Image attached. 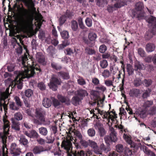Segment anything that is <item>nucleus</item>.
Returning <instances> with one entry per match:
<instances>
[{"mask_svg":"<svg viewBox=\"0 0 156 156\" xmlns=\"http://www.w3.org/2000/svg\"><path fill=\"white\" fill-rule=\"evenodd\" d=\"M22 1L26 6L32 9L31 10H28L23 7V12L19 17L18 21L19 26L22 29H25L32 24L36 9L32 0H22Z\"/></svg>","mask_w":156,"mask_h":156,"instance_id":"obj_1","label":"nucleus"},{"mask_svg":"<svg viewBox=\"0 0 156 156\" xmlns=\"http://www.w3.org/2000/svg\"><path fill=\"white\" fill-rule=\"evenodd\" d=\"M28 60L27 55L23 56L21 58L22 63L23 67H22L21 70L19 72L21 73V75H26V77H30L33 76L35 73V70L38 71L37 72V74L41 72V70L40 66L37 65L35 66H32L27 62V64L28 66H27L25 65V63Z\"/></svg>","mask_w":156,"mask_h":156,"instance_id":"obj_2","label":"nucleus"},{"mask_svg":"<svg viewBox=\"0 0 156 156\" xmlns=\"http://www.w3.org/2000/svg\"><path fill=\"white\" fill-rule=\"evenodd\" d=\"M110 134L109 135L105 136L104 139L105 142L107 144L106 146L103 143H102L100 146V150H101V153L99 154L102 156V151H103L105 152H108L110 150L109 147L110 143L117 142L118 138L117 137V133L115 129L113 127L110 128L109 129Z\"/></svg>","mask_w":156,"mask_h":156,"instance_id":"obj_3","label":"nucleus"},{"mask_svg":"<svg viewBox=\"0 0 156 156\" xmlns=\"http://www.w3.org/2000/svg\"><path fill=\"white\" fill-rule=\"evenodd\" d=\"M34 122L36 124L44 123L45 122L46 112L45 111L41 108H36L35 112Z\"/></svg>","mask_w":156,"mask_h":156,"instance_id":"obj_4","label":"nucleus"},{"mask_svg":"<svg viewBox=\"0 0 156 156\" xmlns=\"http://www.w3.org/2000/svg\"><path fill=\"white\" fill-rule=\"evenodd\" d=\"M144 8V5L142 2H139L136 5V9L137 11L132 13L133 17H136L140 20L142 19L144 16V13L141 10Z\"/></svg>","mask_w":156,"mask_h":156,"instance_id":"obj_5","label":"nucleus"},{"mask_svg":"<svg viewBox=\"0 0 156 156\" xmlns=\"http://www.w3.org/2000/svg\"><path fill=\"white\" fill-rule=\"evenodd\" d=\"M72 144L71 141L68 139H64L62 140L61 144V147L65 150L68 156H72L73 153L72 152Z\"/></svg>","mask_w":156,"mask_h":156,"instance_id":"obj_6","label":"nucleus"},{"mask_svg":"<svg viewBox=\"0 0 156 156\" xmlns=\"http://www.w3.org/2000/svg\"><path fill=\"white\" fill-rule=\"evenodd\" d=\"M61 84V81L57 78L53 76L50 80V82L48 84L50 88L53 91H55L57 90L58 86Z\"/></svg>","mask_w":156,"mask_h":156,"instance_id":"obj_7","label":"nucleus"},{"mask_svg":"<svg viewBox=\"0 0 156 156\" xmlns=\"http://www.w3.org/2000/svg\"><path fill=\"white\" fill-rule=\"evenodd\" d=\"M20 72H19V74L17 75L13 83H14V86H17L18 89H21L23 87V79L24 78H28L26 76V75H21Z\"/></svg>","mask_w":156,"mask_h":156,"instance_id":"obj_8","label":"nucleus"},{"mask_svg":"<svg viewBox=\"0 0 156 156\" xmlns=\"http://www.w3.org/2000/svg\"><path fill=\"white\" fill-rule=\"evenodd\" d=\"M74 136L70 138L71 140L72 141L73 140H74L73 142L74 144L75 145L77 144L78 147H80L78 145V144L79 142L83 138V135L81 133L77 130H75L74 131Z\"/></svg>","mask_w":156,"mask_h":156,"instance_id":"obj_9","label":"nucleus"},{"mask_svg":"<svg viewBox=\"0 0 156 156\" xmlns=\"http://www.w3.org/2000/svg\"><path fill=\"white\" fill-rule=\"evenodd\" d=\"M95 128L98 130V133L101 137L104 136L106 134V131L103 127V125L100 122H97L94 125Z\"/></svg>","mask_w":156,"mask_h":156,"instance_id":"obj_10","label":"nucleus"},{"mask_svg":"<svg viewBox=\"0 0 156 156\" xmlns=\"http://www.w3.org/2000/svg\"><path fill=\"white\" fill-rule=\"evenodd\" d=\"M21 152V149L18 147L15 143L12 144L10 147V153L13 156H19Z\"/></svg>","mask_w":156,"mask_h":156,"instance_id":"obj_11","label":"nucleus"},{"mask_svg":"<svg viewBox=\"0 0 156 156\" xmlns=\"http://www.w3.org/2000/svg\"><path fill=\"white\" fill-rule=\"evenodd\" d=\"M89 146L91 147L93 149L94 151L97 154L101 153V150L95 141L89 140Z\"/></svg>","mask_w":156,"mask_h":156,"instance_id":"obj_12","label":"nucleus"},{"mask_svg":"<svg viewBox=\"0 0 156 156\" xmlns=\"http://www.w3.org/2000/svg\"><path fill=\"white\" fill-rule=\"evenodd\" d=\"M3 94L5 96L4 97H3V98L4 102L3 103V105L4 110L5 112H6L8 110V104H9V94H6L5 93H1L0 96H2Z\"/></svg>","mask_w":156,"mask_h":156,"instance_id":"obj_13","label":"nucleus"},{"mask_svg":"<svg viewBox=\"0 0 156 156\" xmlns=\"http://www.w3.org/2000/svg\"><path fill=\"white\" fill-rule=\"evenodd\" d=\"M24 134L28 137L33 139H37L39 137V135L37 131L33 129L29 131H25Z\"/></svg>","mask_w":156,"mask_h":156,"instance_id":"obj_14","label":"nucleus"},{"mask_svg":"<svg viewBox=\"0 0 156 156\" xmlns=\"http://www.w3.org/2000/svg\"><path fill=\"white\" fill-rule=\"evenodd\" d=\"M57 98L62 103H64L68 105L70 104V99L68 97L65 96L61 94H58Z\"/></svg>","mask_w":156,"mask_h":156,"instance_id":"obj_15","label":"nucleus"},{"mask_svg":"<svg viewBox=\"0 0 156 156\" xmlns=\"http://www.w3.org/2000/svg\"><path fill=\"white\" fill-rule=\"evenodd\" d=\"M78 144L80 146V147H78L77 144H76L75 147L77 149H80L81 148V147L84 148L87 147L89 145V141H87L85 140L83 138L80 140L78 143Z\"/></svg>","mask_w":156,"mask_h":156,"instance_id":"obj_16","label":"nucleus"},{"mask_svg":"<svg viewBox=\"0 0 156 156\" xmlns=\"http://www.w3.org/2000/svg\"><path fill=\"white\" fill-rule=\"evenodd\" d=\"M47 151L43 147L39 145L35 146L33 150V151L35 154H39L42 152Z\"/></svg>","mask_w":156,"mask_h":156,"instance_id":"obj_17","label":"nucleus"},{"mask_svg":"<svg viewBox=\"0 0 156 156\" xmlns=\"http://www.w3.org/2000/svg\"><path fill=\"white\" fill-rule=\"evenodd\" d=\"M3 121L4 122L3 130L5 132L7 131L9 128V122L7 119V116L5 114L3 116Z\"/></svg>","mask_w":156,"mask_h":156,"instance_id":"obj_18","label":"nucleus"},{"mask_svg":"<svg viewBox=\"0 0 156 156\" xmlns=\"http://www.w3.org/2000/svg\"><path fill=\"white\" fill-rule=\"evenodd\" d=\"M147 21L149 24L153 26L152 28L156 29V17L150 15L147 19Z\"/></svg>","mask_w":156,"mask_h":156,"instance_id":"obj_19","label":"nucleus"},{"mask_svg":"<svg viewBox=\"0 0 156 156\" xmlns=\"http://www.w3.org/2000/svg\"><path fill=\"white\" fill-rule=\"evenodd\" d=\"M123 138L127 143L130 145V147L131 148H134L135 147V144L133 142L130 136L127 134L124 133L123 135Z\"/></svg>","mask_w":156,"mask_h":156,"instance_id":"obj_20","label":"nucleus"},{"mask_svg":"<svg viewBox=\"0 0 156 156\" xmlns=\"http://www.w3.org/2000/svg\"><path fill=\"white\" fill-rule=\"evenodd\" d=\"M155 35H156V29L152 28L151 31H148L146 33L145 36V39L149 40Z\"/></svg>","mask_w":156,"mask_h":156,"instance_id":"obj_21","label":"nucleus"},{"mask_svg":"<svg viewBox=\"0 0 156 156\" xmlns=\"http://www.w3.org/2000/svg\"><path fill=\"white\" fill-rule=\"evenodd\" d=\"M11 121L12 123V128L16 131H20V122L16 120L13 118L12 119Z\"/></svg>","mask_w":156,"mask_h":156,"instance_id":"obj_22","label":"nucleus"},{"mask_svg":"<svg viewBox=\"0 0 156 156\" xmlns=\"http://www.w3.org/2000/svg\"><path fill=\"white\" fill-rule=\"evenodd\" d=\"M141 94L140 90L139 89L133 88L129 92V95L131 97H137Z\"/></svg>","mask_w":156,"mask_h":156,"instance_id":"obj_23","label":"nucleus"},{"mask_svg":"<svg viewBox=\"0 0 156 156\" xmlns=\"http://www.w3.org/2000/svg\"><path fill=\"white\" fill-rule=\"evenodd\" d=\"M145 48L147 52H152L154 50L155 46L154 44L149 43L146 44Z\"/></svg>","mask_w":156,"mask_h":156,"instance_id":"obj_24","label":"nucleus"},{"mask_svg":"<svg viewBox=\"0 0 156 156\" xmlns=\"http://www.w3.org/2000/svg\"><path fill=\"white\" fill-rule=\"evenodd\" d=\"M77 95L80 98L83 99L86 96L88 95V93L86 90L83 89H80L77 91Z\"/></svg>","mask_w":156,"mask_h":156,"instance_id":"obj_25","label":"nucleus"},{"mask_svg":"<svg viewBox=\"0 0 156 156\" xmlns=\"http://www.w3.org/2000/svg\"><path fill=\"white\" fill-rule=\"evenodd\" d=\"M36 59L39 63L44 64L45 59L44 56L41 53H38L36 55Z\"/></svg>","mask_w":156,"mask_h":156,"instance_id":"obj_26","label":"nucleus"},{"mask_svg":"<svg viewBox=\"0 0 156 156\" xmlns=\"http://www.w3.org/2000/svg\"><path fill=\"white\" fill-rule=\"evenodd\" d=\"M20 143L23 145L25 147H27L28 146V140L26 139L25 136H21L19 140Z\"/></svg>","mask_w":156,"mask_h":156,"instance_id":"obj_27","label":"nucleus"},{"mask_svg":"<svg viewBox=\"0 0 156 156\" xmlns=\"http://www.w3.org/2000/svg\"><path fill=\"white\" fill-rule=\"evenodd\" d=\"M71 27L73 31H76L79 29L78 24L77 22L75 20H73L71 22Z\"/></svg>","mask_w":156,"mask_h":156,"instance_id":"obj_28","label":"nucleus"},{"mask_svg":"<svg viewBox=\"0 0 156 156\" xmlns=\"http://www.w3.org/2000/svg\"><path fill=\"white\" fill-rule=\"evenodd\" d=\"M9 108L12 111H17L20 108L15 102L12 101L9 104Z\"/></svg>","mask_w":156,"mask_h":156,"instance_id":"obj_29","label":"nucleus"},{"mask_svg":"<svg viewBox=\"0 0 156 156\" xmlns=\"http://www.w3.org/2000/svg\"><path fill=\"white\" fill-rule=\"evenodd\" d=\"M153 104V102L152 101L147 100L145 101L144 103L143 108L148 111V108L152 105Z\"/></svg>","mask_w":156,"mask_h":156,"instance_id":"obj_30","label":"nucleus"},{"mask_svg":"<svg viewBox=\"0 0 156 156\" xmlns=\"http://www.w3.org/2000/svg\"><path fill=\"white\" fill-rule=\"evenodd\" d=\"M81 100V99L78 96H74L72 98V104L75 106H77L79 105Z\"/></svg>","mask_w":156,"mask_h":156,"instance_id":"obj_31","label":"nucleus"},{"mask_svg":"<svg viewBox=\"0 0 156 156\" xmlns=\"http://www.w3.org/2000/svg\"><path fill=\"white\" fill-rule=\"evenodd\" d=\"M42 104L45 107L48 108L51 106V102L49 99L45 98L42 101Z\"/></svg>","mask_w":156,"mask_h":156,"instance_id":"obj_32","label":"nucleus"},{"mask_svg":"<svg viewBox=\"0 0 156 156\" xmlns=\"http://www.w3.org/2000/svg\"><path fill=\"white\" fill-rule=\"evenodd\" d=\"M39 133L41 135L46 136L48 133V130L46 128L41 127L38 129Z\"/></svg>","mask_w":156,"mask_h":156,"instance_id":"obj_33","label":"nucleus"},{"mask_svg":"<svg viewBox=\"0 0 156 156\" xmlns=\"http://www.w3.org/2000/svg\"><path fill=\"white\" fill-rule=\"evenodd\" d=\"M85 51L87 55H90L95 54L96 53V52L94 49L91 48H90L89 47H86L85 49Z\"/></svg>","mask_w":156,"mask_h":156,"instance_id":"obj_34","label":"nucleus"},{"mask_svg":"<svg viewBox=\"0 0 156 156\" xmlns=\"http://www.w3.org/2000/svg\"><path fill=\"white\" fill-rule=\"evenodd\" d=\"M127 71L129 76L133 75L134 73V70L132 66L129 64H127L126 66Z\"/></svg>","mask_w":156,"mask_h":156,"instance_id":"obj_35","label":"nucleus"},{"mask_svg":"<svg viewBox=\"0 0 156 156\" xmlns=\"http://www.w3.org/2000/svg\"><path fill=\"white\" fill-rule=\"evenodd\" d=\"M58 74L64 79L68 80L69 78V74L67 72L61 71L58 72Z\"/></svg>","mask_w":156,"mask_h":156,"instance_id":"obj_36","label":"nucleus"},{"mask_svg":"<svg viewBox=\"0 0 156 156\" xmlns=\"http://www.w3.org/2000/svg\"><path fill=\"white\" fill-rule=\"evenodd\" d=\"M144 65L141 62H137L135 65V70L136 71L141 70L143 69Z\"/></svg>","mask_w":156,"mask_h":156,"instance_id":"obj_37","label":"nucleus"},{"mask_svg":"<svg viewBox=\"0 0 156 156\" xmlns=\"http://www.w3.org/2000/svg\"><path fill=\"white\" fill-rule=\"evenodd\" d=\"M87 134L88 136L90 137H93L95 136L96 132L93 128H90L87 130Z\"/></svg>","mask_w":156,"mask_h":156,"instance_id":"obj_38","label":"nucleus"},{"mask_svg":"<svg viewBox=\"0 0 156 156\" xmlns=\"http://www.w3.org/2000/svg\"><path fill=\"white\" fill-rule=\"evenodd\" d=\"M133 83L134 86L135 87H138L141 85V80L139 78H136L134 79Z\"/></svg>","mask_w":156,"mask_h":156,"instance_id":"obj_39","label":"nucleus"},{"mask_svg":"<svg viewBox=\"0 0 156 156\" xmlns=\"http://www.w3.org/2000/svg\"><path fill=\"white\" fill-rule=\"evenodd\" d=\"M55 48L52 45L49 46L47 49V52L51 56L55 54Z\"/></svg>","mask_w":156,"mask_h":156,"instance_id":"obj_40","label":"nucleus"},{"mask_svg":"<svg viewBox=\"0 0 156 156\" xmlns=\"http://www.w3.org/2000/svg\"><path fill=\"white\" fill-rule=\"evenodd\" d=\"M100 65L101 68H106L108 66L107 61L105 59H103L101 60L100 62Z\"/></svg>","mask_w":156,"mask_h":156,"instance_id":"obj_41","label":"nucleus"},{"mask_svg":"<svg viewBox=\"0 0 156 156\" xmlns=\"http://www.w3.org/2000/svg\"><path fill=\"white\" fill-rule=\"evenodd\" d=\"M14 99L15 104L20 108L22 107L23 105V103L19 97L17 96H15Z\"/></svg>","mask_w":156,"mask_h":156,"instance_id":"obj_42","label":"nucleus"},{"mask_svg":"<svg viewBox=\"0 0 156 156\" xmlns=\"http://www.w3.org/2000/svg\"><path fill=\"white\" fill-rule=\"evenodd\" d=\"M151 90H144L142 95V97L143 99L147 98L149 97L151 94Z\"/></svg>","mask_w":156,"mask_h":156,"instance_id":"obj_43","label":"nucleus"},{"mask_svg":"<svg viewBox=\"0 0 156 156\" xmlns=\"http://www.w3.org/2000/svg\"><path fill=\"white\" fill-rule=\"evenodd\" d=\"M144 152L148 155L151 156H156L155 154L153 152L151 151V150L148 149V147L145 146V148L144 150Z\"/></svg>","mask_w":156,"mask_h":156,"instance_id":"obj_44","label":"nucleus"},{"mask_svg":"<svg viewBox=\"0 0 156 156\" xmlns=\"http://www.w3.org/2000/svg\"><path fill=\"white\" fill-rule=\"evenodd\" d=\"M152 81L151 79H145L143 81V85L146 87H148L152 84Z\"/></svg>","mask_w":156,"mask_h":156,"instance_id":"obj_45","label":"nucleus"},{"mask_svg":"<svg viewBox=\"0 0 156 156\" xmlns=\"http://www.w3.org/2000/svg\"><path fill=\"white\" fill-rule=\"evenodd\" d=\"M148 111L144 108H143L140 111L139 113L140 117L142 119H144L145 118L147 115V112Z\"/></svg>","mask_w":156,"mask_h":156,"instance_id":"obj_46","label":"nucleus"},{"mask_svg":"<svg viewBox=\"0 0 156 156\" xmlns=\"http://www.w3.org/2000/svg\"><path fill=\"white\" fill-rule=\"evenodd\" d=\"M14 118L16 120L18 121L22 120L23 118V115L20 112H16L14 114Z\"/></svg>","mask_w":156,"mask_h":156,"instance_id":"obj_47","label":"nucleus"},{"mask_svg":"<svg viewBox=\"0 0 156 156\" xmlns=\"http://www.w3.org/2000/svg\"><path fill=\"white\" fill-rule=\"evenodd\" d=\"M95 89L98 92L100 91L104 92L106 90V88L104 86L102 85H98L95 87Z\"/></svg>","mask_w":156,"mask_h":156,"instance_id":"obj_48","label":"nucleus"},{"mask_svg":"<svg viewBox=\"0 0 156 156\" xmlns=\"http://www.w3.org/2000/svg\"><path fill=\"white\" fill-rule=\"evenodd\" d=\"M111 75V73L107 69L104 70L102 73V76L105 78H108Z\"/></svg>","mask_w":156,"mask_h":156,"instance_id":"obj_49","label":"nucleus"},{"mask_svg":"<svg viewBox=\"0 0 156 156\" xmlns=\"http://www.w3.org/2000/svg\"><path fill=\"white\" fill-rule=\"evenodd\" d=\"M24 94L26 97L30 98L33 94V92L32 90L28 89L25 90Z\"/></svg>","mask_w":156,"mask_h":156,"instance_id":"obj_50","label":"nucleus"},{"mask_svg":"<svg viewBox=\"0 0 156 156\" xmlns=\"http://www.w3.org/2000/svg\"><path fill=\"white\" fill-rule=\"evenodd\" d=\"M97 37L96 34L94 33H90L88 35V38L90 41H94Z\"/></svg>","mask_w":156,"mask_h":156,"instance_id":"obj_51","label":"nucleus"},{"mask_svg":"<svg viewBox=\"0 0 156 156\" xmlns=\"http://www.w3.org/2000/svg\"><path fill=\"white\" fill-rule=\"evenodd\" d=\"M116 149L117 151L119 153L122 152L124 149L123 145L120 144L116 145Z\"/></svg>","mask_w":156,"mask_h":156,"instance_id":"obj_52","label":"nucleus"},{"mask_svg":"<svg viewBox=\"0 0 156 156\" xmlns=\"http://www.w3.org/2000/svg\"><path fill=\"white\" fill-rule=\"evenodd\" d=\"M156 113V106H154L150 108L148 113L150 115H153Z\"/></svg>","mask_w":156,"mask_h":156,"instance_id":"obj_53","label":"nucleus"},{"mask_svg":"<svg viewBox=\"0 0 156 156\" xmlns=\"http://www.w3.org/2000/svg\"><path fill=\"white\" fill-rule=\"evenodd\" d=\"M78 21L80 28L82 29H84L85 27L83 23V19L81 17L79 18Z\"/></svg>","mask_w":156,"mask_h":156,"instance_id":"obj_54","label":"nucleus"},{"mask_svg":"<svg viewBox=\"0 0 156 156\" xmlns=\"http://www.w3.org/2000/svg\"><path fill=\"white\" fill-rule=\"evenodd\" d=\"M61 35L63 38L68 39L69 37L68 32L66 30L63 31L61 33Z\"/></svg>","mask_w":156,"mask_h":156,"instance_id":"obj_55","label":"nucleus"},{"mask_svg":"<svg viewBox=\"0 0 156 156\" xmlns=\"http://www.w3.org/2000/svg\"><path fill=\"white\" fill-rule=\"evenodd\" d=\"M52 104L56 108L60 105V102L58 100L54 98L52 99Z\"/></svg>","mask_w":156,"mask_h":156,"instance_id":"obj_56","label":"nucleus"},{"mask_svg":"<svg viewBox=\"0 0 156 156\" xmlns=\"http://www.w3.org/2000/svg\"><path fill=\"white\" fill-rule=\"evenodd\" d=\"M51 66L54 69L57 70H60L62 69V67L61 66L58 65L57 64L54 62L51 63Z\"/></svg>","mask_w":156,"mask_h":156,"instance_id":"obj_57","label":"nucleus"},{"mask_svg":"<svg viewBox=\"0 0 156 156\" xmlns=\"http://www.w3.org/2000/svg\"><path fill=\"white\" fill-rule=\"evenodd\" d=\"M55 140V138L51 136H47L46 137V143L48 144L53 143Z\"/></svg>","mask_w":156,"mask_h":156,"instance_id":"obj_58","label":"nucleus"},{"mask_svg":"<svg viewBox=\"0 0 156 156\" xmlns=\"http://www.w3.org/2000/svg\"><path fill=\"white\" fill-rule=\"evenodd\" d=\"M64 52L66 55H71L74 53L73 49L70 48H67L65 49Z\"/></svg>","mask_w":156,"mask_h":156,"instance_id":"obj_59","label":"nucleus"},{"mask_svg":"<svg viewBox=\"0 0 156 156\" xmlns=\"http://www.w3.org/2000/svg\"><path fill=\"white\" fill-rule=\"evenodd\" d=\"M138 52L139 54L141 57H145L146 55L145 52L144 50L142 48H139L138 50Z\"/></svg>","mask_w":156,"mask_h":156,"instance_id":"obj_60","label":"nucleus"},{"mask_svg":"<svg viewBox=\"0 0 156 156\" xmlns=\"http://www.w3.org/2000/svg\"><path fill=\"white\" fill-rule=\"evenodd\" d=\"M38 88L41 90H44L46 89V86L44 83L41 82L38 84Z\"/></svg>","mask_w":156,"mask_h":156,"instance_id":"obj_61","label":"nucleus"},{"mask_svg":"<svg viewBox=\"0 0 156 156\" xmlns=\"http://www.w3.org/2000/svg\"><path fill=\"white\" fill-rule=\"evenodd\" d=\"M64 16H65L66 18L67 17L69 19H71L73 16V13L69 10H67Z\"/></svg>","mask_w":156,"mask_h":156,"instance_id":"obj_62","label":"nucleus"},{"mask_svg":"<svg viewBox=\"0 0 156 156\" xmlns=\"http://www.w3.org/2000/svg\"><path fill=\"white\" fill-rule=\"evenodd\" d=\"M66 19L65 16L62 15L59 18V21L60 25H62L66 21Z\"/></svg>","mask_w":156,"mask_h":156,"instance_id":"obj_63","label":"nucleus"},{"mask_svg":"<svg viewBox=\"0 0 156 156\" xmlns=\"http://www.w3.org/2000/svg\"><path fill=\"white\" fill-rule=\"evenodd\" d=\"M85 22L86 25L88 27H91L92 25V20L89 18H86L85 20Z\"/></svg>","mask_w":156,"mask_h":156,"instance_id":"obj_64","label":"nucleus"}]
</instances>
